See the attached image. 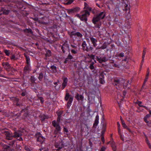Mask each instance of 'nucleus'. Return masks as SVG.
<instances>
[{
  "mask_svg": "<svg viewBox=\"0 0 151 151\" xmlns=\"http://www.w3.org/2000/svg\"><path fill=\"white\" fill-rule=\"evenodd\" d=\"M131 82L129 80L126 81L124 79L119 80L115 79L114 80V84L116 86L117 89L122 90L123 88H126L130 84Z\"/></svg>",
  "mask_w": 151,
  "mask_h": 151,
  "instance_id": "f257e3e1",
  "label": "nucleus"
},
{
  "mask_svg": "<svg viewBox=\"0 0 151 151\" xmlns=\"http://www.w3.org/2000/svg\"><path fill=\"white\" fill-rule=\"evenodd\" d=\"M82 14L80 15L77 14L76 16L78 17L81 21L84 22L86 23H87V17L90 15V13L88 11L86 10L82 12Z\"/></svg>",
  "mask_w": 151,
  "mask_h": 151,
  "instance_id": "f03ea898",
  "label": "nucleus"
},
{
  "mask_svg": "<svg viewBox=\"0 0 151 151\" xmlns=\"http://www.w3.org/2000/svg\"><path fill=\"white\" fill-rule=\"evenodd\" d=\"M106 14L104 12H101L97 16H94L93 19V22L94 24H96V22L100 19H102L105 16Z\"/></svg>",
  "mask_w": 151,
  "mask_h": 151,
  "instance_id": "7ed1b4c3",
  "label": "nucleus"
},
{
  "mask_svg": "<svg viewBox=\"0 0 151 151\" xmlns=\"http://www.w3.org/2000/svg\"><path fill=\"white\" fill-rule=\"evenodd\" d=\"M68 34L70 37L73 39L77 37L79 38H81L82 36V35L79 32H76V31L69 32Z\"/></svg>",
  "mask_w": 151,
  "mask_h": 151,
  "instance_id": "20e7f679",
  "label": "nucleus"
},
{
  "mask_svg": "<svg viewBox=\"0 0 151 151\" xmlns=\"http://www.w3.org/2000/svg\"><path fill=\"white\" fill-rule=\"evenodd\" d=\"M65 99L66 101L68 100L67 104V108H69L71 106V103L73 101V97L72 96H70L69 93H67L66 94Z\"/></svg>",
  "mask_w": 151,
  "mask_h": 151,
  "instance_id": "39448f33",
  "label": "nucleus"
},
{
  "mask_svg": "<svg viewBox=\"0 0 151 151\" xmlns=\"http://www.w3.org/2000/svg\"><path fill=\"white\" fill-rule=\"evenodd\" d=\"M60 118V116L58 115V119H57V122H59ZM52 124L54 127H55L56 130L58 132L61 130V128L59 125V122H57L55 121L54 120L52 122Z\"/></svg>",
  "mask_w": 151,
  "mask_h": 151,
  "instance_id": "423d86ee",
  "label": "nucleus"
},
{
  "mask_svg": "<svg viewBox=\"0 0 151 151\" xmlns=\"http://www.w3.org/2000/svg\"><path fill=\"white\" fill-rule=\"evenodd\" d=\"M36 137L37 141L39 142L41 144H42L45 141V138L43 137L42 134L40 133H37L36 134Z\"/></svg>",
  "mask_w": 151,
  "mask_h": 151,
  "instance_id": "0eeeda50",
  "label": "nucleus"
},
{
  "mask_svg": "<svg viewBox=\"0 0 151 151\" xmlns=\"http://www.w3.org/2000/svg\"><path fill=\"white\" fill-rule=\"evenodd\" d=\"M75 98L78 101L81 103L83 102L84 99V97L83 94L80 95L78 93H77L76 94L75 96Z\"/></svg>",
  "mask_w": 151,
  "mask_h": 151,
  "instance_id": "6e6552de",
  "label": "nucleus"
},
{
  "mask_svg": "<svg viewBox=\"0 0 151 151\" xmlns=\"http://www.w3.org/2000/svg\"><path fill=\"white\" fill-rule=\"evenodd\" d=\"M14 135L13 137H19V141L22 140V138L21 137L22 134L21 132L19 131H15L14 133Z\"/></svg>",
  "mask_w": 151,
  "mask_h": 151,
  "instance_id": "1a4fd4ad",
  "label": "nucleus"
},
{
  "mask_svg": "<svg viewBox=\"0 0 151 151\" xmlns=\"http://www.w3.org/2000/svg\"><path fill=\"white\" fill-rule=\"evenodd\" d=\"M3 66L6 70L8 71H10L11 70V66L10 64L8 62H3L2 63Z\"/></svg>",
  "mask_w": 151,
  "mask_h": 151,
  "instance_id": "9d476101",
  "label": "nucleus"
},
{
  "mask_svg": "<svg viewBox=\"0 0 151 151\" xmlns=\"http://www.w3.org/2000/svg\"><path fill=\"white\" fill-rule=\"evenodd\" d=\"M55 147L57 148L56 151H61L60 150L63 148L62 143H60L59 144L56 143L55 145Z\"/></svg>",
  "mask_w": 151,
  "mask_h": 151,
  "instance_id": "9b49d317",
  "label": "nucleus"
},
{
  "mask_svg": "<svg viewBox=\"0 0 151 151\" xmlns=\"http://www.w3.org/2000/svg\"><path fill=\"white\" fill-rule=\"evenodd\" d=\"M96 60L100 63H102L103 62H105L106 60L105 57L104 58H99L98 57H96Z\"/></svg>",
  "mask_w": 151,
  "mask_h": 151,
  "instance_id": "f8f14e48",
  "label": "nucleus"
},
{
  "mask_svg": "<svg viewBox=\"0 0 151 151\" xmlns=\"http://www.w3.org/2000/svg\"><path fill=\"white\" fill-rule=\"evenodd\" d=\"M99 116L98 115H96V116L95 122L93 124V127L95 128H96L97 124L99 122Z\"/></svg>",
  "mask_w": 151,
  "mask_h": 151,
  "instance_id": "ddd939ff",
  "label": "nucleus"
},
{
  "mask_svg": "<svg viewBox=\"0 0 151 151\" xmlns=\"http://www.w3.org/2000/svg\"><path fill=\"white\" fill-rule=\"evenodd\" d=\"M90 39L93 44V46L95 47L97 45V44H96V42H97V40L93 37H90Z\"/></svg>",
  "mask_w": 151,
  "mask_h": 151,
  "instance_id": "4468645a",
  "label": "nucleus"
},
{
  "mask_svg": "<svg viewBox=\"0 0 151 151\" xmlns=\"http://www.w3.org/2000/svg\"><path fill=\"white\" fill-rule=\"evenodd\" d=\"M82 46L84 50L88 51V48L87 47V44L85 41H83V42L82 44Z\"/></svg>",
  "mask_w": 151,
  "mask_h": 151,
  "instance_id": "2eb2a0df",
  "label": "nucleus"
},
{
  "mask_svg": "<svg viewBox=\"0 0 151 151\" xmlns=\"http://www.w3.org/2000/svg\"><path fill=\"white\" fill-rule=\"evenodd\" d=\"M30 65H27L25 66L24 68V73L29 72L30 70Z\"/></svg>",
  "mask_w": 151,
  "mask_h": 151,
  "instance_id": "dca6fc26",
  "label": "nucleus"
},
{
  "mask_svg": "<svg viewBox=\"0 0 151 151\" xmlns=\"http://www.w3.org/2000/svg\"><path fill=\"white\" fill-rule=\"evenodd\" d=\"M68 78H65L63 79V83L62 84V86L64 88L67 85L68 82Z\"/></svg>",
  "mask_w": 151,
  "mask_h": 151,
  "instance_id": "f3484780",
  "label": "nucleus"
},
{
  "mask_svg": "<svg viewBox=\"0 0 151 151\" xmlns=\"http://www.w3.org/2000/svg\"><path fill=\"white\" fill-rule=\"evenodd\" d=\"M118 133L119 134L121 139L124 141V139H123V136L122 135V133L121 132V128H118Z\"/></svg>",
  "mask_w": 151,
  "mask_h": 151,
  "instance_id": "a211bd4d",
  "label": "nucleus"
},
{
  "mask_svg": "<svg viewBox=\"0 0 151 151\" xmlns=\"http://www.w3.org/2000/svg\"><path fill=\"white\" fill-rule=\"evenodd\" d=\"M146 50L144 49V50L143 51V52H142V63H143L144 62V60L145 58V56L146 52Z\"/></svg>",
  "mask_w": 151,
  "mask_h": 151,
  "instance_id": "6ab92c4d",
  "label": "nucleus"
},
{
  "mask_svg": "<svg viewBox=\"0 0 151 151\" xmlns=\"http://www.w3.org/2000/svg\"><path fill=\"white\" fill-rule=\"evenodd\" d=\"M120 120H121L122 124V125L123 127L124 128L127 127V125L125 124L124 120L123 119L121 116H120Z\"/></svg>",
  "mask_w": 151,
  "mask_h": 151,
  "instance_id": "aec40b11",
  "label": "nucleus"
},
{
  "mask_svg": "<svg viewBox=\"0 0 151 151\" xmlns=\"http://www.w3.org/2000/svg\"><path fill=\"white\" fill-rule=\"evenodd\" d=\"M119 12L120 11L118 8H115L114 9V13L116 14L119 15L120 14Z\"/></svg>",
  "mask_w": 151,
  "mask_h": 151,
  "instance_id": "412c9836",
  "label": "nucleus"
},
{
  "mask_svg": "<svg viewBox=\"0 0 151 151\" xmlns=\"http://www.w3.org/2000/svg\"><path fill=\"white\" fill-rule=\"evenodd\" d=\"M145 141L146 142V143L147 145H148L150 149H151V145L149 141L148 140L147 138H146L145 139Z\"/></svg>",
  "mask_w": 151,
  "mask_h": 151,
  "instance_id": "4be33fe9",
  "label": "nucleus"
},
{
  "mask_svg": "<svg viewBox=\"0 0 151 151\" xmlns=\"http://www.w3.org/2000/svg\"><path fill=\"white\" fill-rule=\"evenodd\" d=\"M51 69L54 72H56L57 71V69L56 66L52 65L51 67Z\"/></svg>",
  "mask_w": 151,
  "mask_h": 151,
  "instance_id": "5701e85b",
  "label": "nucleus"
},
{
  "mask_svg": "<svg viewBox=\"0 0 151 151\" xmlns=\"http://www.w3.org/2000/svg\"><path fill=\"white\" fill-rule=\"evenodd\" d=\"M43 77V74L42 73H40L38 78L40 81H41Z\"/></svg>",
  "mask_w": 151,
  "mask_h": 151,
  "instance_id": "b1692460",
  "label": "nucleus"
},
{
  "mask_svg": "<svg viewBox=\"0 0 151 151\" xmlns=\"http://www.w3.org/2000/svg\"><path fill=\"white\" fill-rule=\"evenodd\" d=\"M150 115L149 114H147L144 117V119L145 122H147V119L149 118Z\"/></svg>",
  "mask_w": 151,
  "mask_h": 151,
  "instance_id": "393cba45",
  "label": "nucleus"
},
{
  "mask_svg": "<svg viewBox=\"0 0 151 151\" xmlns=\"http://www.w3.org/2000/svg\"><path fill=\"white\" fill-rule=\"evenodd\" d=\"M26 62L28 65H30V60L29 57L27 56H26Z\"/></svg>",
  "mask_w": 151,
  "mask_h": 151,
  "instance_id": "a878e982",
  "label": "nucleus"
},
{
  "mask_svg": "<svg viewBox=\"0 0 151 151\" xmlns=\"http://www.w3.org/2000/svg\"><path fill=\"white\" fill-rule=\"evenodd\" d=\"M71 52L73 54H76L77 53L78 50L77 49H72L71 50Z\"/></svg>",
  "mask_w": 151,
  "mask_h": 151,
  "instance_id": "bb28decb",
  "label": "nucleus"
},
{
  "mask_svg": "<svg viewBox=\"0 0 151 151\" xmlns=\"http://www.w3.org/2000/svg\"><path fill=\"white\" fill-rule=\"evenodd\" d=\"M5 135H6V136L8 137H13V136L12 134L9 132H6L5 133Z\"/></svg>",
  "mask_w": 151,
  "mask_h": 151,
  "instance_id": "cd10ccee",
  "label": "nucleus"
},
{
  "mask_svg": "<svg viewBox=\"0 0 151 151\" xmlns=\"http://www.w3.org/2000/svg\"><path fill=\"white\" fill-rule=\"evenodd\" d=\"M142 102L141 101H138L137 102V104H138L140 106L144 107H145L146 109H147V107L145 106H143V105H142Z\"/></svg>",
  "mask_w": 151,
  "mask_h": 151,
  "instance_id": "c85d7f7f",
  "label": "nucleus"
},
{
  "mask_svg": "<svg viewBox=\"0 0 151 151\" xmlns=\"http://www.w3.org/2000/svg\"><path fill=\"white\" fill-rule=\"evenodd\" d=\"M107 45L106 44L104 43L102 46L101 47V48L102 49H104L106 48Z\"/></svg>",
  "mask_w": 151,
  "mask_h": 151,
  "instance_id": "c756f323",
  "label": "nucleus"
},
{
  "mask_svg": "<svg viewBox=\"0 0 151 151\" xmlns=\"http://www.w3.org/2000/svg\"><path fill=\"white\" fill-rule=\"evenodd\" d=\"M4 52L6 55L8 56L9 55L10 53L9 50H4Z\"/></svg>",
  "mask_w": 151,
  "mask_h": 151,
  "instance_id": "7c9ffc66",
  "label": "nucleus"
},
{
  "mask_svg": "<svg viewBox=\"0 0 151 151\" xmlns=\"http://www.w3.org/2000/svg\"><path fill=\"white\" fill-rule=\"evenodd\" d=\"M94 63H91V64H90V68L91 69L93 70L94 69V67L93 66Z\"/></svg>",
  "mask_w": 151,
  "mask_h": 151,
  "instance_id": "2f4dec72",
  "label": "nucleus"
},
{
  "mask_svg": "<svg viewBox=\"0 0 151 151\" xmlns=\"http://www.w3.org/2000/svg\"><path fill=\"white\" fill-rule=\"evenodd\" d=\"M148 77H147V76H146V77H145V80L144 81V82L142 86H145V84L146 82L147 81V80L148 79Z\"/></svg>",
  "mask_w": 151,
  "mask_h": 151,
  "instance_id": "473e14b6",
  "label": "nucleus"
},
{
  "mask_svg": "<svg viewBox=\"0 0 151 151\" xmlns=\"http://www.w3.org/2000/svg\"><path fill=\"white\" fill-rule=\"evenodd\" d=\"M84 6H84L85 8L88 9L90 10H91V8H88V5L86 2H84Z\"/></svg>",
  "mask_w": 151,
  "mask_h": 151,
  "instance_id": "72a5a7b5",
  "label": "nucleus"
},
{
  "mask_svg": "<svg viewBox=\"0 0 151 151\" xmlns=\"http://www.w3.org/2000/svg\"><path fill=\"white\" fill-rule=\"evenodd\" d=\"M147 123V125L150 127H151V121H147V122H145Z\"/></svg>",
  "mask_w": 151,
  "mask_h": 151,
  "instance_id": "f704fd0d",
  "label": "nucleus"
},
{
  "mask_svg": "<svg viewBox=\"0 0 151 151\" xmlns=\"http://www.w3.org/2000/svg\"><path fill=\"white\" fill-rule=\"evenodd\" d=\"M10 71H11L13 73H14L16 71V70L14 68L11 67V70ZM13 73H12L11 74L13 75Z\"/></svg>",
  "mask_w": 151,
  "mask_h": 151,
  "instance_id": "c9c22d12",
  "label": "nucleus"
},
{
  "mask_svg": "<svg viewBox=\"0 0 151 151\" xmlns=\"http://www.w3.org/2000/svg\"><path fill=\"white\" fill-rule=\"evenodd\" d=\"M124 53H123V52L120 53V54H119L118 55V56L119 57H124Z\"/></svg>",
  "mask_w": 151,
  "mask_h": 151,
  "instance_id": "e433bc0d",
  "label": "nucleus"
},
{
  "mask_svg": "<svg viewBox=\"0 0 151 151\" xmlns=\"http://www.w3.org/2000/svg\"><path fill=\"white\" fill-rule=\"evenodd\" d=\"M74 1V0H68V1L67 2V4H70L72 3Z\"/></svg>",
  "mask_w": 151,
  "mask_h": 151,
  "instance_id": "4c0bfd02",
  "label": "nucleus"
},
{
  "mask_svg": "<svg viewBox=\"0 0 151 151\" xmlns=\"http://www.w3.org/2000/svg\"><path fill=\"white\" fill-rule=\"evenodd\" d=\"M73 57L72 55H71L70 54L68 55L67 58L68 59H71L73 58Z\"/></svg>",
  "mask_w": 151,
  "mask_h": 151,
  "instance_id": "58836bf2",
  "label": "nucleus"
},
{
  "mask_svg": "<svg viewBox=\"0 0 151 151\" xmlns=\"http://www.w3.org/2000/svg\"><path fill=\"white\" fill-rule=\"evenodd\" d=\"M71 47L74 49H77V47L75 45H71Z\"/></svg>",
  "mask_w": 151,
  "mask_h": 151,
  "instance_id": "ea45409f",
  "label": "nucleus"
},
{
  "mask_svg": "<svg viewBox=\"0 0 151 151\" xmlns=\"http://www.w3.org/2000/svg\"><path fill=\"white\" fill-rule=\"evenodd\" d=\"M31 80L32 82H34L36 80V79L33 76H32L31 77Z\"/></svg>",
  "mask_w": 151,
  "mask_h": 151,
  "instance_id": "a19ab883",
  "label": "nucleus"
},
{
  "mask_svg": "<svg viewBox=\"0 0 151 151\" xmlns=\"http://www.w3.org/2000/svg\"><path fill=\"white\" fill-rule=\"evenodd\" d=\"M15 56L14 55H12L11 57V59L12 60H14L15 58Z\"/></svg>",
  "mask_w": 151,
  "mask_h": 151,
  "instance_id": "79ce46f5",
  "label": "nucleus"
},
{
  "mask_svg": "<svg viewBox=\"0 0 151 151\" xmlns=\"http://www.w3.org/2000/svg\"><path fill=\"white\" fill-rule=\"evenodd\" d=\"M27 31L28 32H29L30 33H32V30L30 29H26Z\"/></svg>",
  "mask_w": 151,
  "mask_h": 151,
  "instance_id": "37998d69",
  "label": "nucleus"
},
{
  "mask_svg": "<svg viewBox=\"0 0 151 151\" xmlns=\"http://www.w3.org/2000/svg\"><path fill=\"white\" fill-rule=\"evenodd\" d=\"M119 65H117V64H114L113 65V66L115 67H118V68L119 67Z\"/></svg>",
  "mask_w": 151,
  "mask_h": 151,
  "instance_id": "c03bdc74",
  "label": "nucleus"
},
{
  "mask_svg": "<svg viewBox=\"0 0 151 151\" xmlns=\"http://www.w3.org/2000/svg\"><path fill=\"white\" fill-rule=\"evenodd\" d=\"M105 147H103L101 148L100 151H104L105 150Z\"/></svg>",
  "mask_w": 151,
  "mask_h": 151,
  "instance_id": "a18cd8bd",
  "label": "nucleus"
},
{
  "mask_svg": "<svg viewBox=\"0 0 151 151\" xmlns=\"http://www.w3.org/2000/svg\"><path fill=\"white\" fill-rule=\"evenodd\" d=\"M100 82L101 84H103L104 82V81L103 79H100Z\"/></svg>",
  "mask_w": 151,
  "mask_h": 151,
  "instance_id": "49530a36",
  "label": "nucleus"
},
{
  "mask_svg": "<svg viewBox=\"0 0 151 151\" xmlns=\"http://www.w3.org/2000/svg\"><path fill=\"white\" fill-rule=\"evenodd\" d=\"M9 11L8 10L6 11V12L5 11H4L3 13L4 14H8L9 13Z\"/></svg>",
  "mask_w": 151,
  "mask_h": 151,
  "instance_id": "de8ad7c7",
  "label": "nucleus"
},
{
  "mask_svg": "<svg viewBox=\"0 0 151 151\" xmlns=\"http://www.w3.org/2000/svg\"><path fill=\"white\" fill-rule=\"evenodd\" d=\"M64 45H63L61 47V49L62 50V51H63V53H64L65 52V50H64Z\"/></svg>",
  "mask_w": 151,
  "mask_h": 151,
  "instance_id": "09e8293b",
  "label": "nucleus"
},
{
  "mask_svg": "<svg viewBox=\"0 0 151 151\" xmlns=\"http://www.w3.org/2000/svg\"><path fill=\"white\" fill-rule=\"evenodd\" d=\"M68 58H66V59H65V61H64V63H67L68 62Z\"/></svg>",
  "mask_w": 151,
  "mask_h": 151,
  "instance_id": "8fccbe9b",
  "label": "nucleus"
},
{
  "mask_svg": "<svg viewBox=\"0 0 151 151\" xmlns=\"http://www.w3.org/2000/svg\"><path fill=\"white\" fill-rule=\"evenodd\" d=\"M25 150L27 151H30L29 148L28 147H25Z\"/></svg>",
  "mask_w": 151,
  "mask_h": 151,
  "instance_id": "3c124183",
  "label": "nucleus"
},
{
  "mask_svg": "<svg viewBox=\"0 0 151 151\" xmlns=\"http://www.w3.org/2000/svg\"><path fill=\"white\" fill-rule=\"evenodd\" d=\"M117 126H118V128H120V125L119 122H117Z\"/></svg>",
  "mask_w": 151,
  "mask_h": 151,
  "instance_id": "603ef678",
  "label": "nucleus"
},
{
  "mask_svg": "<svg viewBox=\"0 0 151 151\" xmlns=\"http://www.w3.org/2000/svg\"><path fill=\"white\" fill-rule=\"evenodd\" d=\"M101 139L102 142L104 143V137H102L101 138Z\"/></svg>",
  "mask_w": 151,
  "mask_h": 151,
  "instance_id": "864d4df0",
  "label": "nucleus"
},
{
  "mask_svg": "<svg viewBox=\"0 0 151 151\" xmlns=\"http://www.w3.org/2000/svg\"><path fill=\"white\" fill-rule=\"evenodd\" d=\"M40 101H41V102L42 103L44 101V100H43V99L42 98V97H40Z\"/></svg>",
  "mask_w": 151,
  "mask_h": 151,
  "instance_id": "5fc2aeb1",
  "label": "nucleus"
},
{
  "mask_svg": "<svg viewBox=\"0 0 151 151\" xmlns=\"http://www.w3.org/2000/svg\"><path fill=\"white\" fill-rule=\"evenodd\" d=\"M126 9L127 10L128 9H129V7L128 6L127 4H126Z\"/></svg>",
  "mask_w": 151,
  "mask_h": 151,
  "instance_id": "6e6d98bb",
  "label": "nucleus"
},
{
  "mask_svg": "<svg viewBox=\"0 0 151 151\" xmlns=\"http://www.w3.org/2000/svg\"><path fill=\"white\" fill-rule=\"evenodd\" d=\"M126 128V129H127L129 132H131V130H130V129L128 128L127 127H127L126 128Z\"/></svg>",
  "mask_w": 151,
  "mask_h": 151,
  "instance_id": "4d7b16f0",
  "label": "nucleus"
},
{
  "mask_svg": "<svg viewBox=\"0 0 151 151\" xmlns=\"http://www.w3.org/2000/svg\"><path fill=\"white\" fill-rule=\"evenodd\" d=\"M21 95L22 96H25V93L24 92H23L22 93H21Z\"/></svg>",
  "mask_w": 151,
  "mask_h": 151,
  "instance_id": "13d9d810",
  "label": "nucleus"
},
{
  "mask_svg": "<svg viewBox=\"0 0 151 151\" xmlns=\"http://www.w3.org/2000/svg\"><path fill=\"white\" fill-rule=\"evenodd\" d=\"M112 147H113V150L114 151H115V145H114V146H112Z\"/></svg>",
  "mask_w": 151,
  "mask_h": 151,
  "instance_id": "bf43d9fd",
  "label": "nucleus"
},
{
  "mask_svg": "<svg viewBox=\"0 0 151 151\" xmlns=\"http://www.w3.org/2000/svg\"><path fill=\"white\" fill-rule=\"evenodd\" d=\"M101 24V23L99 22V24L98 25V26H97V27L98 28H100V26Z\"/></svg>",
  "mask_w": 151,
  "mask_h": 151,
  "instance_id": "052dcab7",
  "label": "nucleus"
},
{
  "mask_svg": "<svg viewBox=\"0 0 151 151\" xmlns=\"http://www.w3.org/2000/svg\"><path fill=\"white\" fill-rule=\"evenodd\" d=\"M105 129H104V130H103V131L102 132H101L102 134H104V132H105Z\"/></svg>",
  "mask_w": 151,
  "mask_h": 151,
  "instance_id": "680f3d73",
  "label": "nucleus"
},
{
  "mask_svg": "<svg viewBox=\"0 0 151 151\" xmlns=\"http://www.w3.org/2000/svg\"><path fill=\"white\" fill-rule=\"evenodd\" d=\"M64 129L65 131V132H68V130L65 128H64Z\"/></svg>",
  "mask_w": 151,
  "mask_h": 151,
  "instance_id": "e2e57ef3",
  "label": "nucleus"
},
{
  "mask_svg": "<svg viewBox=\"0 0 151 151\" xmlns=\"http://www.w3.org/2000/svg\"><path fill=\"white\" fill-rule=\"evenodd\" d=\"M96 5H97V6H98V7H100H100H101L100 6H99V4H98L96 3Z\"/></svg>",
  "mask_w": 151,
  "mask_h": 151,
  "instance_id": "0e129e2a",
  "label": "nucleus"
},
{
  "mask_svg": "<svg viewBox=\"0 0 151 151\" xmlns=\"http://www.w3.org/2000/svg\"><path fill=\"white\" fill-rule=\"evenodd\" d=\"M43 149V148H40V151H42V150Z\"/></svg>",
  "mask_w": 151,
  "mask_h": 151,
  "instance_id": "69168bd1",
  "label": "nucleus"
},
{
  "mask_svg": "<svg viewBox=\"0 0 151 151\" xmlns=\"http://www.w3.org/2000/svg\"><path fill=\"white\" fill-rule=\"evenodd\" d=\"M57 82H55L54 83V85H56L57 84Z\"/></svg>",
  "mask_w": 151,
  "mask_h": 151,
  "instance_id": "338daca9",
  "label": "nucleus"
},
{
  "mask_svg": "<svg viewBox=\"0 0 151 151\" xmlns=\"http://www.w3.org/2000/svg\"><path fill=\"white\" fill-rule=\"evenodd\" d=\"M149 73H147V75H146V76H147V77H148V76H149Z\"/></svg>",
  "mask_w": 151,
  "mask_h": 151,
  "instance_id": "774afa93",
  "label": "nucleus"
}]
</instances>
